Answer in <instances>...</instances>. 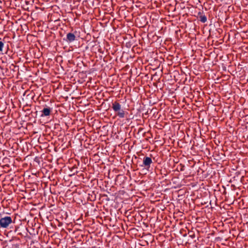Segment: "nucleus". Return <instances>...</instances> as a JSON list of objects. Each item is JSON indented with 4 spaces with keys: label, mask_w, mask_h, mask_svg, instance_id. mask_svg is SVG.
<instances>
[{
    "label": "nucleus",
    "mask_w": 248,
    "mask_h": 248,
    "mask_svg": "<svg viewBox=\"0 0 248 248\" xmlns=\"http://www.w3.org/2000/svg\"><path fill=\"white\" fill-rule=\"evenodd\" d=\"M152 163L153 161L151 157L145 156L143 159V164L141 165V166L144 167L146 169L148 170Z\"/></svg>",
    "instance_id": "obj_3"
},
{
    "label": "nucleus",
    "mask_w": 248,
    "mask_h": 248,
    "mask_svg": "<svg viewBox=\"0 0 248 248\" xmlns=\"http://www.w3.org/2000/svg\"><path fill=\"white\" fill-rule=\"evenodd\" d=\"M112 108L114 111L121 118H123L125 116V113L123 109L121 108V105L117 101H115L112 104Z\"/></svg>",
    "instance_id": "obj_1"
},
{
    "label": "nucleus",
    "mask_w": 248,
    "mask_h": 248,
    "mask_svg": "<svg viewBox=\"0 0 248 248\" xmlns=\"http://www.w3.org/2000/svg\"><path fill=\"white\" fill-rule=\"evenodd\" d=\"M182 79H183V83L186 85H191L193 81L192 78H182L180 80V81H182Z\"/></svg>",
    "instance_id": "obj_8"
},
{
    "label": "nucleus",
    "mask_w": 248,
    "mask_h": 248,
    "mask_svg": "<svg viewBox=\"0 0 248 248\" xmlns=\"http://www.w3.org/2000/svg\"><path fill=\"white\" fill-rule=\"evenodd\" d=\"M12 223V219L11 217L6 216L0 219V226L1 228H6Z\"/></svg>",
    "instance_id": "obj_2"
},
{
    "label": "nucleus",
    "mask_w": 248,
    "mask_h": 248,
    "mask_svg": "<svg viewBox=\"0 0 248 248\" xmlns=\"http://www.w3.org/2000/svg\"><path fill=\"white\" fill-rule=\"evenodd\" d=\"M70 79H73V80H74V81H75V79H76V78H70Z\"/></svg>",
    "instance_id": "obj_16"
},
{
    "label": "nucleus",
    "mask_w": 248,
    "mask_h": 248,
    "mask_svg": "<svg viewBox=\"0 0 248 248\" xmlns=\"http://www.w3.org/2000/svg\"><path fill=\"white\" fill-rule=\"evenodd\" d=\"M170 80L171 81L173 80V81H175L177 82L178 80V78H176H176H173V79H170Z\"/></svg>",
    "instance_id": "obj_12"
},
{
    "label": "nucleus",
    "mask_w": 248,
    "mask_h": 248,
    "mask_svg": "<svg viewBox=\"0 0 248 248\" xmlns=\"http://www.w3.org/2000/svg\"><path fill=\"white\" fill-rule=\"evenodd\" d=\"M164 82V78H162V80H161V78H157V79L154 78V81H153V84L157 88H159L161 89L163 88Z\"/></svg>",
    "instance_id": "obj_4"
},
{
    "label": "nucleus",
    "mask_w": 248,
    "mask_h": 248,
    "mask_svg": "<svg viewBox=\"0 0 248 248\" xmlns=\"http://www.w3.org/2000/svg\"><path fill=\"white\" fill-rule=\"evenodd\" d=\"M3 75L4 76H9V75H8V74H4V73H3Z\"/></svg>",
    "instance_id": "obj_15"
},
{
    "label": "nucleus",
    "mask_w": 248,
    "mask_h": 248,
    "mask_svg": "<svg viewBox=\"0 0 248 248\" xmlns=\"http://www.w3.org/2000/svg\"><path fill=\"white\" fill-rule=\"evenodd\" d=\"M1 59L3 60V59H2V58H1ZM2 62H4V61H3V60H2Z\"/></svg>",
    "instance_id": "obj_17"
},
{
    "label": "nucleus",
    "mask_w": 248,
    "mask_h": 248,
    "mask_svg": "<svg viewBox=\"0 0 248 248\" xmlns=\"http://www.w3.org/2000/svg\"><path fill=\"white\" fill-rule=\"evenodd\" d=\"M88 79H89V80H88V81H87V83H88V82H89V80H90V81H91V80L93 79V78H88ZM93 79L94 80L95 79V78H93Z\"/></svg>",
    "instance_id": "obj_14"
},
{
    "label": "nucleus",
    "mask_w": 248,
    "mask_h": 248,
    "mask_svg": "<svg viewBox=\"0 0 248 248\" xmlns=\"http://www.w3.org/2000/svg\"><path fill=\"white\" fill-rule=\"evenodd\" d=\"M220 78H216V79H215V83H217L219 82V80H220Z\"/></svg>",
    "instance_id": "obj_11"
},
{
    "label": "nucleus",
    "mask_w": 248,
    "mask_h": 248,
    "mask_svg": "<svg viewBox=\"0 0 248 248\" xmlns=\"http://www.w3.org/2000/svg\"><path fill=\"white\" fill-rule=\"evenodd\" d=\"M4 44L2 42L0 41V51H2V48L3 47Z\"/></svg>",
    "instance_id": "obj_10"
},
{
    "label": "nucleus",
    "mask_w": 248,
    "mask_h": 248,
    "mask_svg": "<svg viewBox=\"0 0 248 248\" xmlns=\"http://www.w3.org/2000/svg\"><path fill=\"white\" fill-rule=\"evenodd\" d=\"M245 78H242V79H241L240 80V82L241 83H242V82H245V81H244V80H245Z\"/></svg>",
    "instance_id": "obj_13"
},
{
    "label": "nucleus",
    "mask_w": 248,
    "mask_h": 248,
    "mask_svg": "<svg viewBox=\"0 0 248 248\" xmlns=\"http://www.w3.org/2000/svg\"><path fill=\"white\" fill-rule=\"evenodd\" d=\"M51 110V108L49 107L45 108L42 110V114L41 115V116L43 117L49 116L50 114Z\"/></svg>",
    "instance_id": "obj_6"
},
{
    "label": "nucleus",
    "mask_w": 248,
    "mask_h": 248,
    "mask_svg": "<svg viewBox=\"0 0 248 248\" xmlns=\"http://www.w3.org/2000/svg\"><path fill=\"white\" fill-rule=\"evenodd\" d=\"M76 39V36L73 33L69 32L66 35L65 41L67 42H72Z\"/></svg>",
    "instance_id": "obj_5"
},
{
    "label": "nucleus",
    "mask_w": 248,
    "mask_h": 248,
    "mask_svg": "<svg viewBox=\"0 0 248 248\" xmlns=\"http://www.w3.org/2000/svg\"><path fill=\"white\" fill-rule=\"evenodd\" d=\"M78 79V82L79 84H81L84 83L85 80H84V78H77Z\"/></svg>",
    "instance_id": "obj_9"
},
{
    "label": "nucleus",
    "mask_w": 248,
    "mask_h": 248,
    "mask_svg": "<svg viewBox=\"0 0 248 248\" xmlns=\"http://www.w3.org/2000/svg\"><path fill=\"white\" fill-rule=\"evenodd\" d=\"M198 16L199 20L202 23H205L207 21L206 16L201 12L198 13Z\"/></svg>",
    "instance_id": "obj_7"
}]
</instances>
